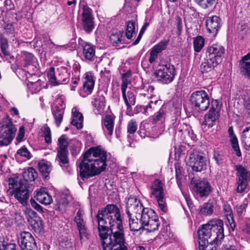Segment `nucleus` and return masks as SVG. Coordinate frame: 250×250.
I'll list each match as a JSON object with an SVG mask.
<instances>
[{
  "mask_svg": "<svg viewBox=\"0 0 250 250\" xmlns=\"http://www.w3.org/2000/svg\"><path fill=\"white\" fill-rule=\"evenodd\" d=\"M99 235L103 250H128L125 245L120 209L114 204L107 205L96 216Z\"/></svg>",
  "mask_w": 250,
  "mask_h": 250,
  "instance_id": "nucleus-1",
  "label": "nucleus"
},
{
  "mask_svg": "<svg viewBox=\"0 0 250 250\" xmlns=\"http://www.w3.org/2000/svg\"><path fill=\"white\" fill-rule=\"evenodd\" d=\"M106 152L100 146L93 147L84 154L80 165V175L84 180L100 174L106 167Z\"/></svg>",
  "mask_w": 250,
  "mask_h": 250,
  "instance_id": "nucleus-2",
  "label": "nucleus"
},
{
  "mask_svg": "<svg viewBox=\"0 0 250 250\" xmlns=\"http://www.w3.org/2000/svg\"><path fill=\"white\" fill-rule=\"evenodd\" d=\"M223 222L219 219L210 220L198 230L199 250H206L207 244L220 243L224 238Z\"/></svg>",
  "mask_w": 250,
  "mask_h": 250,
  "instance_id": "nucleus-3",
  "label": "nucleus"
},
{
  "mask_svg": "<svg viewBox=\"0 0 250 250\" xmlns=\"http://www.w3.org/2000/svg\"><path fill=\"white\" fill-rule=\"evenodd\" d=\"M17 128L8 116L0 122V146L9 145L14 139Z\"/></svg>",
  "mask_w": 250,
  "mask_h": 250,
  "instance_id": "nucleus-4",
  "label": "nucleus"
},
{
  "mask_svg": "<svg viewBox=\"0 0 250 250\" xmlns=\"http://www.w3.org/2000/svg\"><path fill=\"white\" fill-rule=\"evenodd\" d=\"M8 194L13 196L22 206L27 204L30 196V191L26 185L21 181H14L10 183L7 191Z\"/></svg>",
  "mask_w": 250,
  "mask_h": 250,
  "instance_id": "nucleus-5",
  "label": "nucleus"
},
{
  "mask_svg": "<svg viewBox=\"0 0 250 250\" xmlns=\"http://www.w3.org/2000/svg\"><path fill=\"white\" fill-rule=\"evenodd\" d=\"M187 163L194 171L201 172L205 170L207 167V160L204 153L197 149L188 152Z\"/></svg>",
  "mask_w": 250,
  "mask_h": 250,
  "instance_id": "nucleus-6",
  "label": "nucleus"
},
{
  "mask_svg": "<svg viewBox=\"0 0 250 250\" xmlns=\"http://www.w3.org/2000/svg\"><path fill=\"white\" fill-rule=\"evenodd\" d=\"M49 82L53 85L64 84L69 81V74L67 69L64 67L58 68L55 71L54 67H51L47 73Z\"/></svg>",
  "mask_w": 250,
  "mask_h": 250,
  "instance_id": "nucleus-7",
  "label": "nucleus"
},
{
  "mask_svg": "<svg viewBox=\"0 0 250 250\" xmlns=\"http://www.w3.org/2000/svg\"><path fill=\"white\" fill-rule=\"evenodd\" d=\"M58 145L56 160L59 163L61 167H66L69 163L67 137L64 135H62L58 139Z\"/></svg>",
  "mask_w": 250,
  "mask_h": 250,
  "instance_id": "nucleus-8",
  "label": "nucleus"
},
{
  "mask_svg": "<svg viewBox=\"0 0 250 250\" xmlns=\"http://www.w3.org/2000/svg\"><path fill=\"white\" fill-rule=\"evenodd\" d=\"M176 75L174 66L170 64L163 65L156 70L153 76L159 82L163 83H169L173 81Z\"/></svg>",
  "mask_w": 250,
  "mask_h": 250,
  "instance_id": "nucleus-9",
  "label": "nucleus"
},
{
  "mask_svg": "<svg viewBox=\"0 0 250 250\" xmlns=\"http://www.w3.org/2000/svg\"><path fill=\"white\" fill-rule=\"evenodd\" d=\"M190 101L196 108L203 111L206 110L210 104L209 96L204 90L193 92L190 96Z\"/></svg>",
  "mask_w": 250,
  "mask_h": 250,
  "instance_id": "nucleus-10",
  "label": "nucleus"
},
{
  "mask_svg": "<svg viewBox=\"0 0 250 250\" xmlns=\"http://www.w3.org/2000/svg\"><path fill=\"white\" fill-rule=\"evenodd\" d=\"M142 217L144 229L148 232H152L158 229L160 225L158 217L153 210L150 208L145 209L143 212Z\"/></svg>",
  "mask_w": 250,
  "mask_h": 250,
  "instance_id": "nucleus-11",
  "label": "nucleus"
},
{
  "mask_svg": "<svg viewBox=\"0 0 250 250\" xmlns=\"http://www.w3.org/2000/svg\"><path fill=\"white\" fill-rule=\"evenodd\" d=\"M222 104L217 100H213L211 103V106L208 112L204 117V124L209 127L213 126L214 123L219 118Z\"/></svg>",
  "mask_w": 250,
  "mask_h": 250,
  "instance_id": "nucleus-12",
  "label": "nucleus"
},
{
  "mask_svg": "<svg viewBox=\"0 0 250 250\" xmlns=\"http://www.w3.org/2000/svg\"><path fill=\"white\" fill-rule=\"evenodd\" d=\"M191 184L193 185V190L201 197L208 196L211 191V187L206 180L193 178L191 180Z\"/></svg>",
  "mask_w": 250,
  "mask_h": 250,
  "instance_id": "nucleus-13",
  "label": "nucleus"
},
{
  "mask_svg": "<svg viewBox=\"0 0 250 250\" xmlns=\"http://www.w3.org/2000/svg\"><path fill=\"white\" fill-rule=\"evenodd\" d=\"M225 54L224 47L220 44H213L207 49V58L219 64L222 62Z\"/></svg>",
  "mask_w": 250,
  "mask_h": 250,
  "instance_id": "nucleus-14",
  "label": "nucleus"
},
{
  "mask_svg": "<svg viewBox=\"0 0 250 250\" xmlns=\"http://www.w3.org/2000/svg\"><path fill=\"white\" fill-rule=\"evenodd\" d=\"M144 208L141 202L136 199H129L127 203L126 213L127 216H135L140 217L143 214Z\"/></svg>",
  "mask_w": 250,
  "mask_h": 250,
  "instance_id": "nucleus-15",
  "label": "nucleus"
},
{
  "mask_svg": "<svg viewBox=\"0 0 250 250\" xmlns=\"http://www.w3.org/2000/svg\"><path fill=\"white\" fill-rule=\"evenodd\" d=\"M82 21L83 30L87 33H90L94 28V18L91 9L87 5L83 7Z\"/></svg>",
  "mask_w": 250,
  "mask_h": 250,
  "instance_id": "nucleus-16",
  "label": "nucleus"
},
{
  "mask_svg": "<svg viewBox=\"0 0 250 250\" xmlns=\"http://www.w3.org/2000/svg\"><path fill=\"white\" fill-rule=\"evenodd\" d=\"M18 241L22 250H36L37 249L35 239L32 234L28 232H22Z\"/></svg>",
  "mask_w": 250,
  "mask_h": 250,
  "instance_id": "nucleus-17",
  "label": "nucleus"
},
{
  "mask_svg": "<svg viewBox=\"0 0 250 250\" xmlns=\"http://www.w3.org/2000/svg\"><path fill=\"white\" fill-rule=\"evenodd\" d=\"M83 211L81 209H79L74 219V221L76 223L77 229L79 230L81 243L87 239V236L85 222L83 219Z\"/></svg>",
  "mask_w": 250,
  "mask_h": 250,
  "instance_id": "nucleus-18",
  "label": "nucleus"
},
{
  "mask_svg": "<svg viewBox=\"0 0 250 250\" xmlns=\"http://www.w3.org/2000/svg\"><path fill=\"white\" fill-rule=\"evenodd\" d=\"M129 83V82L126 78H123L121 83V90L123 98L127 107V110L130 108L132 105L135 104L136 99L135 95L132 91L127 90L126 92L127 85Z\"/></svg>",
  "mask_w": 250,
  "mask_h": 250,
  "instance_id": "nucleus-19",
  "label": "nucleus"
},
{
  "mask_svg": "<svg viewBox=\"0 0 250 250\" xmlns=\"http://www.w3.org/2000/svg\"><path fill=\"white\" fill-rule=\"evenodd\" d=\"M94 83L92 73L90 72H86L84 75L83 87L80 92V95L85 97L90 94L93 90Z\"/></svg>",
  "mask_w": 250,
  "mask_h": 250,
  "instance_id": "nucleus-20",
  "label": "nucleus"
},
{
  "mask_svg": "<svg viewBox=\"0 0 250 250\" xmlns=\"http://www.w3.org/2000/svg\"><path fill=\"white\" fill-rule=\"evenodd\" d=\"M79 43L83 47V54L84 58L88 61H92L95 56V50L91 43L84 42L81 39H79Z\"/></svg>",
  "mask_w": 250,
  "mask_h": 250,
  "instance_id": "nucleus-21",
  "label": "nucleus"
},
{
  "mask_svg": "<svg viewBox=\"0 0 250 250\" xmlns=\"http://www.w3.org/2000/svg\"><path fill=\"white\" fill-rule=\"evenodd\" d=\"M35 197L40 203L48 205H50L53 201L52 198L47 191L45 188H41L39 190L36 191Z\"/></svg>",
  "mask_w": 250,
  "mask_h": 250,
  "instance_id": "nucleus-22",
  "label": "nucleus"
},
{
  "mask_svg": "<svg viewBox=\"0 0 250 250\" xmlns=\"http://www.w3.org/2000/svg\"><path fill=\"white\" fill-rule=\"evenodd\" d=\"M115 117L107 115L102 121V127L105 135L111 136L113 134Z\"/></svg>",
  "mask_w": 250,
  "mask_h": 250,
  "instance_id": "nucleus-23",
  "label": "nucleus"
},
{
  "mask_svg": "<svg viewBox=\"0 0 250 250\" xmlns=\"http://www.w3.org/2000/svg\"><path fill=\"white\" fill-rule=\"evenodd\" d=\"M206 26L209 32L216 34L221 27L220 19L216 16L207 18Z\"/></svg>",
  "mask_w": 250,
  "mask_h": 250,
  "instance_id": "nucleus-24",
  "label": "nucleus"
},
{
  "mask_svg": "<svg viewBox=\"0 0 250 250\" xmlns=\"http://www.w3.org/2000/svg\"><path fill=\"white\" fill-rule=\"evenodd\" d=\"M164 184L159 179H155L150 187L151 194L155 198L165 196Z\"/></svg>",
  "mask_w": 250,
  "mask_h": 250,
  "instance_id": "nucleus-25",
  "label": "nucleus"
},
{
  "mask_svg": "<svg viewBox=\"0 0 250 250\" xmlns=\"http://www.w3.org/2000/svg\"><path fill=\"white\" fill-rule=\"evenodd\" d=\"M129 218V226L132 231H138L144 228V225L142 215L140 217L135 216H127Z\"/></svg>",
  "mask_w": 250,
  "mask_h": 250,
  "instance_id": "nucleus-26",
  "label": "nucleus"
},
{
  "mask_svg": "<svg viewBox=\"0 0 250 250\" xmlns=\"http://www.w3.org/2000/svg\"><path fill=\"white\" fill-rule=\"evenodd\" d=\"M228 133L229 137L230 138V142L231 144V146L233 149L236 155L238 157L241 156V152L240 149L238 141L237 138L234 133L232 126H230L228 129Z\"/></svg>",
  "mask_w": 250,
  "mask_h": 250,
  "instance_id": "nucleus-27",
  "label": "nucleus"
},
{
  "mask_svg": "<svg viewBox=\"0 0 250 250\" xmlns=\"http://www.w3.org/2000/svg\"><path fill=\"white\" fill-rule=\"evenodd\" d=\"M72 113L73 114V119L71 124L76 126L78 129L82 128L83 119L82 114L77 110L76 107L72 108Z\"/></svg>",
  "mask_w": 250,
  "mask_h": 250,
  "instance_id": "nucleus-28",
  "label": "nucleus"
},
{
  "mask_svg": "<svg viewBox=\"0 0 250 250\" xmlns=\"http://www.w3.org/2000/svg\"><path fill=\"white\" fill-rule=\"evenodd\" d=\"M218 63L210 59L207 58L202 63L200 66V70L202 73H208L212 71Z\"/></svg>",
  "mask_w": 250,
  "mask_h": 250,
  "instance_id": "nucleus-29",
  "label": "nucleus"
},
{
  "mask_svg": "<svg viewBox=\"0 0 250 250\" xmlns=\"http://www.w3.org/2000/svg\"><path fill=\"white\" fill-rule=\"evenodd\" d=\"M64 114L63 107L56 105L53 109V115L57 127H59L62 121Z\"/></svg>",
  "mask_w": 250,
  "mask_h": 250,
  "instance_id": "nucleus-30",
  "label": "nucleus"
},
{
  "mask_svg": "<svg viewBox=\"0 0 250 250\" xmlns=\"http://www.w3.org/2000/svg\"><path fill=\"white\" fill-rule=\"evenodd\" d=\"M214 210V203L213 202L208 201L205 203L199 209V213L203 215H211Z\"/></svg>",
  "mask_w": 250,
  "mask_h": 250,
  "instance_id": "nucleus-31",
  "label": "nucleus"
},
{
  "mask_svg": "<svg viewBox=\"0 0 250 250\" xmlns=\"http://www.w3.org/2000/svg\"><path fill=\"white\" fill-rule=\"evenodd\" d=\"M241 68L242 71L248 76L250 79V53L244 56L242 59Z\"/></svg>",
  "mask_w": 250,
  "mask_h": 250,
  "instance_id": "nucleus-32",
  "label": "nucleus"
},
{
  "mask_svg": "<svg viewBox=\"0 0 250 250\" xmlns=\"http://www.w3.org/2000/svg\"><path fill=\"white\" fill-rule=\"evenodd\" d=\"M237 171L238 179L250 181V172L242 165L236 166Z\"/></svg>",
  "mask_w": 250,
  "mask_h": 250,
  "instance_id": "nucleus-33",
  "label": "nucleus"
},
{
  "mask_svg": "<svg viewBox=\"0 0 250 250\" xmlns=\"http://www.w3.org/2000/svg\"><path fill=\"white\" fill-rule=\"evenodd\" d=\"M94 105V110L96 114H101L103 113L105 106V99L104 97L100 96L95 99Z\"/></svg>",
  "mask_w": 250,
  "mask_h": 250,
  "instance_id": "nucleus-34",
  "label": "nucleus"
},
{
  "mask_svg": "<svg viewBox=\"0 0 250 250\" xmlns=\"http://www.w3.org/2000/svg\"><path fill=\"white\" fill-rule=\"evenodd\" d=\"M24 180L26 182L34 181L38 177V173L34 168L29 167L25 170L22 174Z\"/></svg>",
  "mask_w": 250,
  "mask_h": 250,
  "instance_id": "nucleus-35",
  "label": "nucleus"
},
{
  "mask_svg": "<svg viewBox=\"0 0 250 250\" xmlns=\"http://www.w3.org/2000/svg\"><path fill=\"white\" fill-rule=\"evenodd\" d=\"M242 141L245 145L246 149L250 150V126L246 127L242 132Z\"/></svg>",
  "mask_w": 250,
  "mask_h": 250,
  "instance_id": "nucleus-36",
  "label": "nucleus"
},
{
  "mask_svg": "<svg viewBox=\"0 0 250 250\" xmlns=\"http://www.w3.org/2000/svg\"><path fill=\"white\" fill-rule=\"evenodd\" d=\"M39 169L41 172L47 177L52 169V167L49 162L42 161L39 163Z\"/></svg>",
  "mask_w": 250,
  "mask_h": 250,
  "instance_id": "nucleus-37",
  "label": "nucleus"
},
{
  "mask_svg": "<svg viewBox=\"0 0 250 250\" xmlns=\"http://www.w3.org/2000/svg\"><path fill=\"white\" fill-rule=\"evenodd\" d=\"M165 110L163 106L157 113L150 117V120L151 121L153 124H156L159 121H162L165 118Z\"/></svg>",
  "mask_w": 250,
  "mask_h": 250,
  "instance_id": "nucleus-38",
  "label": "nucleus"
},
{
  "mask_svg": "<svg viewBox=\"0 0 250 250\" xmlns=\"http://www.w3.org/2000/svg\"><path fill=\"white\" fill-rule=\"evenodd\" d=\"M223 211L225 216L227 217L229 224L231 225V224L233 223L234 221L233 220L232 211L229 204L227 203H224L223 206ZM231 226L232 227V226Z\"/></svg>",
  "mask_w": 250,
  "mask_h": 250,
  "instance_id": "nucleus-39",
  "label": "nucleus"
},
{
  "mask_svg": "<svg viewBox=\"0 0 250 250\" xmlns=\"http://www.w3.org/2000/svg\"><path fill=\"white\" fill-rule=\"evenodd\" d=\"M205 44V40L204 38L200 36L196 37L193 41V46L195 51L200 52L203 48Z\"/></svg>",
  "mask_w": 250,
  "mask_h": 250,
  "instance_id": "nucleus-40",
  "label": "nucleus"
},
{
  "mask_svg": "<svg viewBox=\"0 0 250 250\" xmlns=\"http://www.w3.org/2000/svg\"><path fill=\"white\" fill-rule=\"evenodd\" d=\"M135 33V23L131 21L127 23L125 36L128 39H130Z\"/></svg>",
  "mask_w": 250,
  "mask_h": 250,
  "instance_id": "nucleus-41",
  "label": "nucleus"
},
{
  "mask_svg": "<svg viewBox=\"0 0 250 250\" xmlns=\"http://www.w3.org/2000/svg\"><path fill=\"white\" fill-rule=\"evenodd\" d=\"M157 201L158 206L161 210L164 213H166L167 211V205L165 199V196H161L155 198Z\"/></svg>",
  "mask_w": 250,
  "mask_h": 250,
  "instance_id": "nucleus-42",
  "label": "nucleus"
},
{
  "mask_svg": "<svg viewBox=\"0 0 250 250\" xmlns=\"http://www.w3.org/2000/svg\"><path fill=\"white\" fill-rule=\"evenodd\" d=\"M250 181L238 179L237 181L236 191L238 193H242L247 188Z\"/></svg>",
  "mask_w": 250,
  "mask_h": 250,
  "instance_id": "nucleus-43",
  "label": "nucleus"
},
{
  "mask_svg": "<svg viewBox=\"0 0 250 250\" xmlns=\"http://www.w3.org/2000/svg\"><path fill=\"white\" fill-rule=\"evenodd\" d=\"M168 41L167 40H163L156 44L152 47L158 53H160L162 51L164 50L168 45Z\"/></svg>",
  "mask_w": 250,
  "mask_h": 250,
  "instance_id": "nucleus-44",
  "label": "nucleus"
},
{
  "mask_svg": "<svg viewBox=\"0 0 250 250\" xmlns=\"http://www.w3.org/2000/svg\"><path fill=\"white\" fill-rule=\"evenodd\" d=\"M215 0H195L197 4L203 8L206 9L211 6Z\"/></svg>",
  "mask_w": 250,
  "mask_h": 250,
  "instance_id": "nucleus-45",
  "label": "nucleus"
},
{
  "mask_svg": "<svg viewBox=\"0 0 250 250\" xmlns=\"http://www.w3.org/2000/svg\"><path fill=\"white\" fill-rule=\"evenodd\" d=\"M157 102L158 101H155V102L152 101H150L148 105L144 106L143 113L147 114L151 113L156 108V104Z\"/></svg>",
  "mask_w": 250,
  "mask_h": 250,
  "instance_id": "nucleus-46",
  "label": "nucleus"
},
{
  "mask_svg": "<svg viewBox=\"0 0 250 250\" xmlns=\"http://www.w3.org/2000/svg\"><path fill=\"white\" fill-rule=\"evenodd\" d=\"M16 246L14 243L0 242V250H16Z\"/></svg>",
  "mask_w": 250,
  "mask_h": 250,
  "instance_id": "nucleus-47",
  "label": "nucleus"
},
{
  "mask_svg": "<svg viewBox=\"0 0 250 250\" xmlns=\"http://www.w3.org/2000/svg\"><path fill=\"white\" fill-rule=\"evenodd\" d=\"M137 124L136 121L131 120L127 125V132L130 134H134L137 129Z\"/></svg>",
  "mask_w": 250,
  "mask_h": 250,
  "instance_id": "nucleus-48",
  "label": "nucleus"
},
{
  "mask_svg": "<svg viewBox=\"0 0 250 250\" xmlns=\"http://www.w3.org/2000/svg\"><path fill=\"white\" fill-rule=\"evenodd\" d=\"M17 154L21 156L24 157L27 159H30L31 158V154L30 152L25 146H22L19 149L17 152Z\"/></svg>",
  "mask_w": 250,
  "mask_h": 250,
  "instance_id": "nucleus-49",
  "label": "nucleus"
},
{
  "mask_svg": "<svg viewBox=\"0 0 250 250\" xmlns=\"http://www.w3.org/2000/svg\"><path fill=\"white\" fill-rule=\"evenodd\" d=\"M24 56L26 65H30L35 62V58L32 54L26 52L24 53Z\"/></svg>",
  "mask_w": 250,
  "mask_h": 250,
  "instance_id": "nucleus-50",
  "label": "nucleus"
},
{
  "mask_svg": "<svg viewBox=\"0 0 250 250\" xmlns=\"http://www.w3.org/2000/svg\"><path fill=\"white\" fill-rule=\"evenodd\" d=\"M31 226L35 230H41L43 228L42 221L40 219L32 220L31 221Z\"/></svg>",
  "mask_w": 250,
  "mask_h": 250,
  "instance_id": "nucleus-51",
  "label": "nucleus"
},
{
  "mask_svg": "<svg viewBox=\"0 0 250 250\" xmlns=\"http://www.w3.org/2000/svg\"><path fill=\"white\" fill-rule=\"evenodd\" d=\"M247 207V204H242L236 207V212L239 217H242L244 215Z\"/></svg>",
  "mask_w": 250,
  "mask_h": 250,
  "instance_id": "nucleus-52",
  "label": "nucleus"
},
{
  "mask_svg": "<svg viewBox=\"0 0 250 250\" xmlns=\"http://www.w3.org/2000/svg\"><path fill=\"white\" fill-rule=\"evenodd\" d=\"M176 20L177 21V34L178 36H180L183 30L182 21V19L179 16H176Z\"/></svg>",
  "mask_w": 250,
  "mask_h": 250,
  "instance_id": "nucleus-53",
  "label": "nucleus"
},
{
  "mask_svg": "<svg viewBox=\"0 0 250 250\" xmlns=\"http://www.w3.org/2000/svg\"><path fill=\"white\" fill-rule=\"evenodd\" d=\"M175 171H176V179L177 181V183L180 188H181V182L180 181L181 179L182 178V175L181 173V171L179 168V166H175Z\"/></svg>",
  "mask_w": 250,
  "mask_h": 250,
  "instance_id": "nucleus-54",
  "label": "nucleus"
},
{
  "mask_svg": "<svg viewBox=\"0 0 250 250\" xmlns=\"http://www.w3.org/2000/svg\"><path fill=\"white\" fill-rule=\"evenodd\" d=\"M158 54L159 53L152 48L150 51V57L148 59L149 62L150 63H152L156 61Z\"/></svg>",
  "mask_w": 250,
  "mask_h": 250,
  "instance_id": "nucleus-55",
  "label": "nucleus"
},
{
  "mask_svg": "<svg viewBox=\"0 0 250 250\" xmlns=\"http://www.w3.org/2000/svg\"><path fill=\"white\" fill-rule=\"evenodd\" d=\"M30 203H31V206L34 209H35L36 210H37L38 211H39L41 213L44 212L43 208L41 205L38 204L34 200L31 199Z\"/></svg>",
  "mask_w": 250,
  "mask_h": 250,
  "instance_id": "nucleus-56",
  "label": "nucleus"
},
{
  "mask_svg": "<svg viewBox=\"0 0 250 250\" xmlns=\"http://www.w3.org/2000/svg\"><path fill=\"white\" fill-rule=\"evenodd\" d=\"M8 44L6 41H2L1 42V49L3 54L5 55H9V53L7 51Z\"/></svg>",
  "mask_w": 250,
  "mask_h": 250,
  "instance_id": "nucleus-57",
  "label": "nucleus"
},
{
  "mask_svg": "<svg viewBox=\"0 0 250 250\" xmlns=\"http://www.w3.org/2000/svg\"><path fill=\"white\" fill-rule=\"evenodd\" d=\"M122 37L120 35L113 34L111 36L110 39L113 41V43L117 44L121 43L122 42Z\"/></svg>",
  "mask_w": 250,
  "mask_h": 250,
  "instance_id": "nucleus-58",
  "label": "nucleus"
},
{
  "mask_svg": "<svg viewBox=\"0 0 250 250\" xmlns=\"http://www.w3.org/2000/svg\"><path fill=\"white\" fill-rule=\"evenodd\" d=\"M45 141L46 143L48 144H50L51 143V131L50 129L48 127H47L45 129Z\"/></svg>",
  "mask_w": 250,
  "mask_h": 250,
  "instance_id": "nucleus-59",
  "label": "nucleus"
},
{
  "mask_svg": "<svg viewBox=\"0 0 250 250\" xmlns=\"http://www.w3.org/2000/svg\"><path fill=\"white\" fill-rule=\"evenodd\" d=\"M24 136V129L23 127H20L16 140L18 142H21Z\"/></svg>",
  "mask_w": 250,
  "mask_h": 250,
  "instance_id": "nucleus-60",
  "label": "nucleus"
},
{
  "mask_svg": "<svg viewBox=\"0 0 250 250\" xmlns=\"http://www.w3.org/2000/svg\"><path fill=\"white\" fill-rule=\"evenodd\" d=\"M62 246L65 248L66 250H71L73 247V244L70 241H66L62 242Z\"/></svg>",
  "mask_w": 250,
  "mask_h": 250,
  "instance_id": "nucleus-61",
  "label": "nucleus"
},
{
  "mask_svg": "<svg viewBox=\"0 0 250 250\" xmlns=\"http://www.w3.org/2000/svg\"><path fill=\"white\" fill-rule=\"evenodd\" d=\"M4 6L8 10H11L14 8V4L11 0H5L4 1Z\"/></svg>",
  "mask_w": 250,
  "mask_h": 250,
  "instance_id": "nucleus-62",
  "label": "nucleus"
},
{
  "mask_svg": "<svg viewBox=\"0 0 250 250\" xmlns=\"http://www.w3.org/2000/svg\"><path fill=\"white\" fill-rule=\"evenodd\" d=\"M245 107L249 114H250V98L245 102Z\"/></svg>",
  "mask_w": 250,
  "mask_h": 250,
  "instance_id": "nucleus-63",
  "label": "nucleus"
},
{
  "mask_svg": "<svg viewBox=\"0 0 250 250\" xmlns=\"http://www.w3.org/2000/svg\"><path fill=\"white\" fill-rule=\"evenodd\" d=\"M186 128L185 129H181L180 131L183 132V134L184 135H190V127L188 126L187 125H185Z\"/></svg>",
  "mask_w": 250,
  "mask_h": 250,
  "instance_id": "nucleus-64",
  "label": "nucleus"
}]
</instances>
